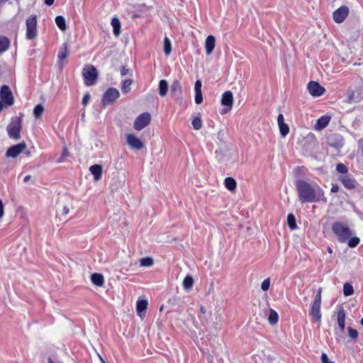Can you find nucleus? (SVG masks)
<instances>
[{
    "mask_svg": "<svg viewBox=\"0 0 363 363\" xmlns=\"http://www.w3.org/2000/svg\"><path fill=\"white\" fill-rule=\"evenodd\" d=\"M168 91V83L165 79H162L159 83V94L161 96H166Z\"/></svg>",
    "mask_w": 363,
    "mask_h": 363,
    "instance_id": "393cba45",
    "label": "nucleus"
},
{
    "mask_svg": "<svg viewBox=\"0 0 363 363\" xmlns=\"http://www.w3.org/2000/svg\"><path fill=\"white\" fill-rule=\"evenodd\" d=\"M354 293L353 286L350 283H345L343 285V294L345 296L352 295Z\"/></svg>",
    "mask_w": 363,
    "mask_h": 363,
    "instance_id": "72a5a7b5",
    "label": "nucleus"
},
{
    "mask_svg": "<svg viewBox=\"0 0 363 363\" xmlns=\"http://www.w3.org/2000/svg\"><path fill=\"white\" fill-rule=\"evenodd\" d=\"M287 224L290 229L294 230L297 228L296 218L292 213H289L287 216Z\"/></svg>",
    "mask_w": 363,
    "mask_h": 363,
    "instance_id": "7c9ffc66",
    "label": "nucleus"
},
{
    "mask_svg": "<svg viewBox=\"0 0 363 363\" xmlns=\"http://www.w3.org/2000/svg\"><path fill=\"white\" fill-rule=\"evenodd\" d=\"M48 363H55L51 358H48Z\"/></svg>",
    "mask_w": 363,
    "mask_h": 363,
    "instance_id": "69168bd1",
    "label": "nucleus"
},
{
    "mask_svg": "<svg viewBox=\"0 0 363 363\" xmlns=\"http://www.w3.org/2000/svg\"><path fill=\"white\" fill-rule=\"evenodd\" d=\"M140 263L142 267H151L154 264V261L152 257H146L140 259Z\"/></svg>",
    "mask_w": 363,
    "mask_h": 363,
    "instance_id": "f704fd0d",
    "label": "nucleus"
},
{
    "mask_svg": "<svg viewBox=\"0 0 363 363\" xmlns=\"http://www.w3.org/2000/svg\"><path fill=\"white\" fill-rule=\"evenodd\" d=\"M126 141L128 145L135 150H141L144 147V143L142 140L136 137L134 134L130 133L126 135Z\"/></svg>",
    "mask_w": 363,
    "mask_h": 363,
    "instance_id": "f8f14e48",
    "label": "nucleus"
},
{
    "mask_svg": "<svg viewBox=\"0 0 363 363\" xmlns=\"http://www.w3.org/2000/svg\"><path fill=\"white\" fill-rule=\"evenodd\" d=\"M69 212V208L67 206H64L62 210L63 215H67Z\"/></svg>",
    "mask_w": 363,
    "mask_h": 363,
    "instance_id": "13d9d810",
    "label": "nucleus"
},
{
    "mask_svg": "<svg viewBox=\"0 0 363 363\" xmlns=\"http://www.w3.org/2000/svg\"><path fill=\"white\" fill-rule=\"evenodd\" d=\"M171 91L173 93H182V87L180 83L178 81L176 80L173 82L172 84L171 85Z\"/></svg>",
    "mask_w": 363,
    "mask_h": 363,
    "instance_id": "4c0bfd02",
    "label": "nucleus"
},
{
    "mask_svg": "<svg viewBox=\"0 0 363 363\" xmlns=\"http://www.w3.org/2000/svg\"><path fill=\"white\" fill-rule=\"evenodd\" d=\"M129 72V69L126 68L125 66H122L121 68V76H125Z\"/></svg>",
    "mask_w": 363,
    "mask_h": 363,
    "instance_id": "603ef678",
    "label": "nucleus"
},
{
    "mask_svg": "<svg viewBox=\"0 0 363 363\" xmlns=\"http://www.w3.org/2000/svg\"><path fill=\"white\" fill-rule=\"evenodd\" d=\"M221 104L223 106H228L226 109H223L221 113H225L231 109L233 104V95L230 91H225L222 95Z\"/></svg>",
    "mask_w": 363,
    "mask_h": 363,
    "instance_id": "4468645a",
    "label": "nucleus"
},
{
    "mask_svg": "<svg viewBox=\"0 0 363 363\" xmlns=\"http://www.w3.org/2000/svg\"><path fill=\"white\" fill-rule=\"evenodd\" d=\"M321 293H322V288H319L317 291V293L314 297V301H321Z\"/></svg>",
    "mask_w": 363,
    "mask_h": 363,
    "instance_id": "09e8293b",
    "label": "nucleus"
},
{
    "mask_svg": "<svg viewBox=\"0 0 363 363\" xmlns=\"http://www.w3.org/2000/svg\"><path fill=\"white\" fill-rule=\"evenodd\" d=\"M68 55L67 44L65 43L60 48L57 57L59 60L61 62L67 58Z\"/></svg>",
    "mask_w": 363,
    "mask_h": 363,
    "instance_id": "5701e85b",
    "label": "nucleus"
},
{
    "mask_svg": "<svg viewBox=\"0 0 363 363\" xmlns=\"http://www.w3.org/2000/svg\"><path fill=\"white\" fill-rule=\"evenodd\" d=\"M191 124L195 130H199L202 126L201 120L199 117L194 118L191 121Z\"/></svg>",
    "mask_w": 363,
    "mask_h": 363,
    "instance_id": "58836bf2",
    "label": "nucleus"
},
{
    "mask_svg": "<svg viewBox=\"0 0 363 363\" xmlns=\"http://www.w3.org/2000/svg\"><path fill=\"white\" fill-rule=\"evenodd\" d=\"M321 362L322 363H335L334 362L330 361L328 355L325 353H323L321 354Z\"/></svg>",
    "mask_w": 363,
    "mask_h": 363,
    "instance_id": "de8ad7c7",
    "label": "nucleus"
},
{
    "mask_svg": "<svg viewBox=\"0 0 363 363\" xmlns=\"http://www.w3.org/2000/svg\"><path fill=\"white\" fill-rule=\"evenodd\" d=\"M31 177L30 175H27L24 177L23 179V182H28L30 179Z\"/></svg>",
    "mask_w": 363,
    "mask_h": 363,
    "instance_id": "680f3d73",
    "label": "nucleus"
},
{
    "mask_svg": "<svg viewBox=\"0 0 363 363\" xmlns=\"http://www.w3.org/2000/svg\"><path fill=\"white\" fill-rule=\"evenodd\" d=\"M191 318L192 319V321H193V323H194V326L196 328H199V323L196 320L195 318L193 315H191Z\"/></svg>",
    "mask_w": 363,
    "mask_h": 363,
    "instance_id": "bf43d9fd",
    "label": "nucleus"
},
{
    "mask_svg": "<svg viewBox=\"0 0 363 363\" xmlns=\"http://www.w3.org/2000/svg\"><path fill=\"white\" fill-rule=\"evenodd\" d=\"M362 325H363V318L361 319V321H360Z\"/></svg>",
    "mask_w": 363,
    "mask_h": 363,
    "instance_id": "338daca9",
    "label": "nucleus"
},
{
    "mask_svg": "<svg viewBox=\"0 0 363 363\" xmlns=\"http://www.w3.org/2000/svg\"><path fill=\"white\" fill-rule=\"evenodd\" d=\"M277 123H278V125L280 124L284 123V118L283 114H281V113L279 114V116L277 117Z\"/></svg>",
    "mask_w": 363,
    "mask_h": 363,
    "instance_id": "5fc2aeb1",
    "label": "nucleus"
},
{
    "mask_svg": "<svg viewBox=\"0 0 363 363\" xmlns=\"http://www.w3.org/2000/svg\"><path fill=\"white\" fill-rule=\"evenodd\" d=\"M345 312L342 307H340L337 312V323L341 330L344 331L345 329Z\"/></svg>",
    "mask_w": 363,
    "mask_h": 363,
    "instance_id": "6ab92c4d",
    "label": "nucleus"
},
{
    "mask_svg": "<svg viewBox=\"0 0 363 363\" xmlns=\"http://www.w3.org/2000/svg\"><path fill=\"white\" fill-rule=\"evenodd\" d=\"M55 23L61 30L65 31L67 29L66 21L62 16H57L55 18Z\"/></svg>",
    "mask_w": 363,
    "mask_h": 363,
    "instance_id": "bb28decb",
    "label": "nucleus"
},
{
    "mask_svg": "<svg viewBox=\"0 0 363 363\" xmlns=\"http://www.w3.org/2000/svg\"><path fill=\"white\" fill-rule=\"evenodd\" d=\"M307 89L309 94L314 97L320 96L325 91L323 86H320L318 82L314 81L308 82Z\"/></svg>",
    "mask_w": 363,
    "mask_h": 363,
    "instance_id": "9b49d317",
    "label": "nucleus"
},
{
    "mask_svg": "<svg viewBox=\"0 0 363 363\" xmlns=\"http://www.w3.org/2000/svg\"><path fill=\"white\" fill-rule=\"evenodd\" d=\"M336 170L341 174H343V175L347 174L348 172L347 167L342 163H339L337 164Z\"/></svg>",
    "mask_w": 363,
    "mask_h": 363,
    "instance_id": "a19ab883",
    "label": "nucleus"
},
{
    "mask_svg": "<svg viewBox=\"0 0 363 363\" xmlns=\"http://www.w3.org/2000/svg\"><path fill=\"white\" fill-rule=\"evenodd\" d=\"M269 286H270V280H269V279L268 278V279H264V280L262 281V284H261V288H262V289L263 291H267V290L269 289Z\"/></svg>",
    "mask_w": 363,
    "mask_h": 363,
    "instance_id": "c03bdc74",
    "label": "nucleus"
},
{
    "mask_svg": "<svg viewBox=\"0 0 363 363\" xmlns=\"http://www.w3.org/2000/svg\"><path fill=\"white\" fill-rule=\"evenodd\" d=\"M3 103H4V102H1V101H0V112H1V111H2V110H3V109H4V104H3Z\"/></svg>",
    "mask_w": 363,
    "mask_h": 363,
    "instance_id": "e2e57ef3",
    "label": "nucleus"
},
{
    "mask_svg": "<svg viewBox=\"0 0 363 363\" xmlns=\"http://www.w3.org/2000/svg\"><path fill=\"white\" fill-rule=\"evenodd\" d=\"M44 111V106L42 104H38L33 109V115L36 118H39Z\"/></svg>",
    "mask_w": 363,
    "mask_h": 363,
    "instance_id": "c9c22d12",
    "label": "nucleus"
},
{
    "mask_svg": "<svg viewBox=\"0 0 363 363\" xmlns=\"http://www.w3.org/2000/svg\"><path fill=\"white\" fill-rule=\"evenodd\" d=\"M225 186L227 189L230 191H233L236 189L237 183L233 178L227 177L225 179Z\"/></svg>",
    "mask_w": 363,
    "mask_h": 363,
    "instance_id": "a878e982",
    "label": "nucleus"
},
{
    "mask_svg": "<svg viewBox=\"0 0 363 363\" xmlns=\"http://www.w3.org/2000/svg\"><path fill=\"white\" fill-rule=\"evenodd\" d=\"M11 45L10 40L4 35H0V53L6 51Z\"/></svg>",
    "mask_w": 363,
    "mask_h": 363,
    "instance_id": "412c9836",
    "label": "nucleus"
},
{
    "mask_svg": "<svg viewBox=\"0 0 363 363\" xmlns=\"http://www.w3.org/2000/svg\"><path fill=\"white\" fill-rule=\"evenodd\" d=\"M163 49L164 52L166 55H169L172 52V44L169 39L167 37H165L164 39Z\"/></svg>",
    "mask_w": 363,
    "mask_h": 363,
    "instance_id": "473e14b6",
    "label": "nucleus"
},
{
    "mask_svg": "<svg viewBox=\"0 0 363 363\" xmlns=\"http://www.w3.org/2000/svg\"><path fill=\"white\" fill-rule=\"evenodd\" d=\"M0 94L5 106H10L14 104V98L9 86L3 85L1 87Z\"/></svg>",
    "mask_w": 363,
    "mask_h": 363,
    "instance_id": "6e6552de",
    "label": "nucleus"
},
{
    "mask_svg": "<svg viewBox=\"0 0 363 363\" xmlns=\"http://www.w3.org/2000/svg\"><path fill=\"white\" fill-rule=\"evenodd\" d=\"M96 68L92 65H86L82 70L84 84L87 86L94 85L98 79Z\"/></svg>",
    "mask_w": 363,
    "mask_h": 363,
    "instance_id": "20e7f679",
    "label": "nucleus"
},
{
    "mask_svg": "<svg viewBox=\"0 0 363 363\" xmlns=\"http://www.w3.org/2000/svg\"><path fill=\"white\" fill-rule=\"evenodd\" d=\"M328 144L337 150L340 149L345 143L343 137L336 133L330 134L327 138Z\"/></svg>",
    "mask_w": 363,
    "mask_h": 363,
    "instance_id": "9d476101",
    "label": "nucleus"
},
{
    "mask_svg": "<svg viewBox=\"0 0 363 363\" xmlns=\"http://www.w3.org/2000/svg\"><path fill=\"white\" fill-rule=\"evenodd\" d=\"M89 171L92 174L95 181H99L101 178L102 166L100 164H94L89 167Z\"/></svg>",
    "mask_w": 363,
    "mask_h": 363,
    "instance_id": "a211bd4d",
    "label": "nucleus"
},
{
    "mask_svg": "<svg viewBox=\"0 0 363 363\" xmlns=\"http://www.w3.org/2000/svg\"><path fill=\"white\" fill-rule=\"evenodd\" d=\"M278 320H279V315H278L277 313L274 310L270 309L269 315L268 317L269 323L272 325H274L278 322Z\"/></svg>",
    "mask_w": 363,
    "mask_h": 363,
    "instance_id": "c756f323",
    "label": "nucleus"
},
{
    "mask_svg": "<svg viewBox=\"0 0 363 363\" xmlns=\"http://www.w3.org/2000/svg\"><path fill=\"white\" fill-rule=\"evenodd\" d=\"M69 155V151L66 147H64L61 156L57 160V163H61L64 162L65 159Z\"/></svg>",
    "mask_w": 363,
    "mask_h": 363,
    "instance_id": "79ce46f5",
    "label": "nucleus"
},
{
    "mask_svg": "<svg viewBox=\"0 0 363 363\" xmlns=\"http://www.w3.org/2000/svg\"><path fill=\"white\" fill-rule=\"evenodd\" d=\"M339 191V186L337 184H333L331 188V192L336 193Z\"/></svg>",
    "mask_w": 363,
    "mask_h": 363,
    "instance_id": "6e6d98bb",
    "label": "nucleus"
},
{
    "mask_svg": "<svg viewBox=\"0 0 363 363\" xmlns=\"http://www.w3.org/2000/svg\"><path fill=\"white\" fill-rule=\"evenodd\" d=\"M194 89H195V93L202 92L201 91V82L200 80H197L195 82Z\"/></svg>",
    "mask_w": 363,
    "mask_h": 363,
    "instance_id": "49530a36",
    "label": "nucleus"
},
{
    "mask_svg": "<svg viewBox=\"0 0 363 363\" xmlns=\"http://www.w3.org/2000/svg\"><path fill=\"white\" fill-rule=\"evenodd\" d=\"M354 91H348L347 92V98L350 101H354Z\"/></svg>",
    "mask_w": 363,
    "mask_h": 363,
    "instance_id": "3c124183",
    "label": "nucleus"
},
{
    "mask_svg": "<svg viewBox=\"0 0 363 363\" xmlns=\"http://www.w3.org/2000/svg\"><path fill=\"white\" fill-rule=\"evenodd\" d=\"M111 26H113V33L118 36L120 34L121 23L117 18H113L111 20Z\"/></svg>",
    "mask_w": 363,
    "mask_h": 363,
    "instance_id": "cd10ccee",
    "label": "nucleus"
},
{
    "mask_svg": "<svg viewBox=\"0 0 363 363\" xmlns=\"http://www.w3.org/2000/svg\"><path fill=\"white\" fill-rule=\"evenodd\" d=\"M4 215V206L1 199H0V218H1Z\"/></svg>",
    "mask_w": 363,
    "mask_h": 363,
    "instance_id": "864d4df0",
    "label": "nucleus"
},
{
    "mask_svg": "<svg viewBox=\"0 0 363 363\" xmlns=\"http://www.w3.org/2000/svg\"><path fill=\"white\" fill-rule=\"evenodd\" d=\"M321 301H314L312 303L310 315L317 322H320L322 315L320 313Z\"/></svg>",
    "mask_w": 363,
    "mask_h": 363,
    "instance_id": "2eb2a0df",
    "label": "nucleus"
},
{
    "mask_svg": "<svg viewBox=\"0 0 363 363\" xmlns=\"http://www.w3.org/2000/svg\"><path fill=\"white\" fill-rule=\"evenodd\" d=\"M89 99H90V94L89 93H86V94H84V96L82 99V104L84 106H86L88 104Z\"/></svg>",
    "mask_w": 363,
    "mask_h": 363,
    "instance_id": "8fccbe9b",
    "label": "nucleus"
},
{
    "mask_svg": "<svg viewBox=\"0 0 363 363\" xmlns=\"http://www.w3.org/2000/svg\"><path fill=\"white\" fill-rule=\"evenodd\" d=\"M331 229L340 242H346L352 235V231L348 225L342 222L333 223Z\"/></svg>",
    "mask_w": 363,
    "mask_h": 363,
    "instance_id": "7ed1b4c3",
    "label": "nucleus"
},
{
    "mask_svg": "<svg viewBox=\"0 0 363 363\" xmlns=\"http://www.w3.org/2000/svg\"><path fill=\"white\" fill-rule=\"evenodd\" d=\"M327 250H328V252L330 254H332V253H333V249H332V247H329V246H328V247H327Z\"/></svg>",
    "mask_w": 363,
    "mask_h": 363,
    "instance_id": "0e129e2a",
    "label": "nucleus"
},
{
    "mask_svg": "<svg viewBox=\"0 0 363 363\" xmlns=\"http://www.w3.org/2000/svg\"><path fill=\"white\" fill-rule=\"evenodd\" d=\"M203 101L202 92L195 93V103L196 104H201Z\"/></svg>",
    "mask_w": 363,
    "mask_h": 363,
    "instance_id": "a18cd8bd",
    "label": "nucleus"
},
{
    "mask_svg": "<svg viewBox=\"0 0 363 363\" xmlns=\"http://www.w3.org/2000/svg\"><path fill=\"white\" fill-rule=\"evenodd\" d=\"M216 39L213 35H208L205 41V49L206 54L211 55L215 48Z\"/></svg>",
    "mask_w": 363,
    "mask_h": 363,
    "instance_id": "f3484780",
    "label": "nucleus"
},
{
    "mask_svg": "<svg viewBox=\"0 0 363 363\" xmlns=\"http://www.w3.org/2000/svg\"><path fill=\"white\" fill-rule=\"evenodd\" d=\"M298 199L301 203H315L320 201L326 202L324 191L318 186H313L305 180L298 179L296 182Z\"/></svg>",
    "mask_w": 363,
    "mask_h": 363,
    "instance_id": "f257e3e1",
    "label": "nucleus"
},
{
    "mask_svg": "<svg viewBox=\"0 0 363 363\" xmlns=\"http://www.w3.org/2000/svg\"><path fill=\"white\" fill-rule=\"evenodd\" d=\"M55 0H44V3L48 6H50L54 4Z\"/></svg>",
    "mask_w": 363,
    "mask_h": 363,
    "instance_id": "4d7b16f0",
    "label": "nucleus"
},
{
    "mask_svg": "<svg viewBox=\"0 0 363 363\" xmlns=\"http://www.w3.org/2000/svg\"><path fill=\"white\" fill-rule=\"evenodd\" d=\"M147 301L143 299L137 301L136 309L138 314L141 317L142 313L145 312L147 307Z\"/></svg>",
    "mask_w": 363,
    "mask_h": 363,
    "instance_id": "4be33fe9",
    "label": "nucleus"
},
{
    "mask_svg": "<svg viewBox=\"0 0 363 363\" xmlns=\"http://www.w3.org/2000/svg\"><path fill=\"white\" fill-rule=\"evenodd\" d=\"M91 281L94 285L101 286L104 283V276L101 274L94 273L91 276Z\"/></svg>",
    "mask_w": 363,
    "mask_h": 363,
    "instance_id": "aec40b11",
    "label": "nucleus"
},
{
    "mask_svg": "<svg viewBox=\"0 0 363 363\" xmlns=\"http://www.w3.org/2000/svg\"><path fill=\"white\" fill-rule=\"evenodd\" d=\"M100 358H101V361H102V363H106V362H105V361H104V359H103L101 357H100Z\"/></svg>",
    "mask_w": 363,
    "mask_h": 363,
    "instance_id": "774afa93",
    "label": "nucleus"
},
{
    "mask_svg": "<svg viewBox=\"0 0 363 363\" xmlns=\"http://www.w3.org/2000/svg\"><path fill=\"white\" fill-rule=\"evenodd\" d=\"M338 180L348 189H353L356 187V181L347 174L340 176Z\"/></svg>",
    "mask_w": 363,
    "mask_h": 363,
    "instance_id": "dca6fc26",
    "label": "nucleus"
},
{
    "mask_svg": "<svg viewBox=\"0 0 363 363\" xmlns=\"http://www.w3.org/2000/svg\"><path fill=\"white\" fill-rule=\"evenodd\" d=\"M133 84V80L132 79H125L123 82V84H122V86H121V90L123 91V93L124 94H128L130 91V86L131 84Z\"/></svg>",
    "mask_w": 363,
    "mask_h": 363,
    "instance_id": "2f4dec72",
    "label": "nucleus"
},
{
    "mask_svg": "<svg viewBox=\"0 0 363 363\" xmlns=\"http://www.w3.org/2000/svg\"><path fill=\"white\" fill-rule=\"evenodd\" d=\"M280 134L282 137H285L289 132V127L286 123H282L279 125Z\"/></svg>",
    "mask_w": 363,
    "mask_h": 363,
    "instance_id": "e433bc0d",
    "label": "nucleus"
},
{
    "mask_svg": "<svg viewBox=\"0 0 363 363\" xmlns=\"http://www.w3.org/2000/svg\"><path fill=\"white\" fill-rule=\"evenodd\" d=\"M349 13V9L347 6H341L333 12V19L336 23H342Z\"/></svg>",
    "mask_w": 363,
    "mask_h": 363,
    "instance_id": "ddd939ff",
    "label": "nucleus"
},
{
    "mask_svg": "<svg viewBox=\"0 0 363 363\" xmlns=\"http://www.w3.org/2000/svg\"><path fill=\"white\" fill-rule=\"evenodd\" d=\"M151 121V115L148 112L143 113L135 120L133 128L136 130H141L147 126Z\"/></svg>",
    "mask_w": 363,
    "mask_h": 363,
    "instance_id": "0eeeda50",
    "label": "nucleus"
},
{
    "mask_svg": "<svg viewBox=\"0 0 363 363\" xmlns=\"http://www.w3.org/2000/svg\"><path fill=\"white\" fill-rule=\"evenodd\" d=\"M194 284V279L191 276L187 275L183 280V287L184 289L189 290L192 288Z\"/></svg>",
    "mask_w": 363,
    "mask_h": 363,
    "instance_id": "c85d7f7f",
    "label": "nucleus"
},
{
    "mask_svg": "<svg viewBox=\"0 0 363 363\" xmlns=\"http://www.w3.org/2000/svg\"><path fill=\"white\" fill-rule=\"evenodd\" d=\"M330 121V116H322L321 118H320L318 120L316 126L319 129H323L328 125Z\"/></svg>",
    "mask_w": 363,
    "mask_h": 363,
    "instance_id": "b1692460",
    "label": "nucleus"
},
{
    "mask_svg": "<svg viewBox=\"0 0 363 363\" xmlns=\"http://www.w3.org/2000/svg\"><path fill=\"white\" fill-rule=\"evenodd\" d=\"M347 245L350 247H355L359 243V239L357 237H352L350 240L348 239Z\"/></svg>",
    "mask_w": 363,
    "mask_h": 363,
    "instance_id": "ea45409f",
    "label": "nucleus"
},
{
    "mask_svg": "<svg viewBox=\"0 0 363 363\" xmlns=\"http://www.w3.org/2000/svg\"><path fill=\"white\" fill-rule=\"evenodd\" d=\"M37 16L32 14L28 16L26 21V37L28 40H34L38 36L37 29Z\"/></svg>",
    "mask_w": 363,
    "mask_h": 363,
    "instance_id": "39448f33",
    "label": "nucleus"
},
{
    "mask_svg": "<svg viewBox=\"0 0 363 363\" xmlns=\"http://www.w3.org/2000/svg\"><path fill=\"white\" fill-rule=\"evenodd\" d=\"M199 311H200L201 313H202V314H205L206 311L205 307L202 305L200 306Z\"/></svg>",
    "mask_w": 363,
    "mask_h": 363,
    "instance_id": "052dcab7",
    "label": "nucleus"
},
{
    "mask_svg": "<svg viewBox=\"0 0 363 363\" xmlns=\"http://www.w3.org/2000/svg\"><path fill=\"white\" fill-rule=\"evenodd\" d=\"M348 335L351 338L355 339L358 336V331L352 328L349 327Z\"/></svg>",
    "mask_w": 363,
    "mask_h": 363,
    "instance_id": "37998d69",
    "label": "nucleus"
},
{
    "mask_svg": "<svg viewBox=\"0 0 363 363\" xmlns=\"http://www.w3.org/2000/svg\"><path fill=\"white\" fill-rule=\"evenodd\" d=\"M22 117L16 116L11 118V120L6 127V131L9 138L14 140H18L21 138V132L22 130Z\"/></svg>",
    "mask_w": 363,
    "mask_h": 363,
    "instance_id": "f03ea898",
    "label": "nucleus"
},
{
    "mask_svg": "<svg viewBox=\"0 0 363 363\" xmlns=\"http://www.w3.org/2000/svg\"><path fill=\"white\" fill-rule=\"evenodd\" d=\"M26 144L23 141L11 146L6 152V157L16 158L26 149Z\"/></svg>",
    "mask_w": 363,
    "mask_h": 363,
    "instance_id": "1a4fd4ad",
    "label": "nucleus"
},
{
    "mask_svg": "<svg viewBox=\"0 0 363 363\" xmlns=\"http://www.w3.org/2000/svg\"><path fill=\"white\" fill-rule=\"evenodd\" d=\"M120 93L116 88H108L103 94L102 104L104 106L113 104L118 97Z\"/></svg>",
    "mask_w": 363,
    "mask_h": 363,
    "instance_id": "423d86ee",
    "label": "nucleus"
}]
</instances>
